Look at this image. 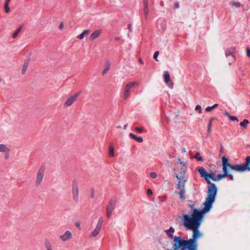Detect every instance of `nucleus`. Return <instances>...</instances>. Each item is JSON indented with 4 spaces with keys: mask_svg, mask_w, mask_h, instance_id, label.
Segmentation results:
<instances>
[{
    "mask_svg": "<svg viewBox=\"0 0 250 250\" xmlns=\"http://www.w3.org/2000/svg\"><path fill=\"white\" fill-rule=\"evenodd\" d=\"M217 193V188L212 184L208 187V195L203 203L202 209H195L192 214H183L182 216L184 226L193 231V238L185 240L181 237H173V247L172 250H195L196 240L202 236L198 229L203 221L204 216L208 212L212 207Z\"/></svg>",
    "mask_w": 250,
    "mask_h": 250,
    "instance_id": "1",
    "label": "nucleus"
},
{
    "mask_svg": "<svg viewBox=\"0 0 250 250\" xmlns=\"http://www.w3.org/2000/svg\"><path fill=\"white\" fill-rule=\"evenodd\" d=\"M103 221V219L102 217L99 218L96 227L89 234L90 238H95L99 234L102 229Z\"/></svg>",
    "mask_w": 250,
    "mask_h": 250,
    "instance_id": "6",
    "label": "nucleus"
},
{
    "mask_svg": "<svg viewBox=\"0 0 250 250\" xmlns=\"http://www.w3.org/2000/svg\"><path fill=\"white\" fill-rule=\"evenodd\" d=\"M11 0H6L4 4V10L7 13L10 12V8L9 7V4Z\"/></svg>",
    "mask_w": 250,
    "mask_h": 250,
    "instance_id": "24",
    "label": "nucleus"
},
{
    "mask_svg": "<svg viewBox=\"0 0 250 250\" xmlns=\"http://www.w3.org/2000/svg\"><path fill=\"white\" fill-rule=\"evenodd\" d=\"M194 158L197 159L198 161H203V158L202 157H201V156L200 155V153L197 152L195 154V156H194Z\"/></svg>",
    "mask_w": 250,
    "mask_h": 250,
    "instance_id": "34",
    "label": "nucleus"
},
{
    "mask_svg": "<svg viewBox=\"0 0 250 250\" xmlns=\"http://www.w3.org/2000/svg\"><path fill=\"white\" fill-rule=\"evenodd\" d=\"M179 182L176 186L177 189L185 188V184L187 181V179H178Z\"/></svg>",
    "mask_w": 250,
    "mask_h": 250,
    "instance_id": "15",
    "label": "nucleus"
},
{
    "mask_svg": "<svg viewBox=\"0 0 250 250\" xmlns=\"http://www.w3.org/2000/svg\"><path fill=\"white\" fill-rule=\"evenodd\" d=\"M129 136L130 137L139 143H142L143 141V139L141 137H138L133 133H130Z\"/></svg>",
    "mask_w": 250,
    "mask_h": 250,
    "instance_id": "19",
    "label": "nucleus"
},
{
    "mask_svg": "<svg viewBox=\"0 0 250 250\" xmlns=\"http://www.w3.org/2000/svg\"><path fill=\"white\" fill-rule=\"evenodd\" d=\"M228 175H229V177H230V180H232H232H233V176H232V175H229V174H228Z\"/></svg>",
    "mask_w": 250,
    "mask_h": 250,
    "instance_id": "45",
    "label": "nucleus"
},
{
    "mask_svg": "<svg viewBox=\"0 0 250 250\" xmlns=\"http://www.w3.org/2000/svg\"><path fill=\"white\" fill-rule=\"evenodd\" d=\"M247 56L250 57V48L249 47L247 48Z\"/></svg>",
    "mask_w": 250,
    "mask_h": 250,
    "instance_id": "42",
    "label": "nucleus"
},
{
    "mask_svg": "<svg viewBox=\"0 0 250 250\" xmlns=\"http://www.w3.org/2000/svg\"><path fill=\"white\" fill-rule=\"evenodd\" d=\"M135 130L136 131H137L139 133H141L143 131V129L142 128H140V127H136Z\"/></svg>",
    "mask_w": 250,
    "mask_h": 250,
    "instance_id": "43",
    "label": "nucleus"
},
{
    "mask_svg": "<svg viewBox=\"0 0 250 250\" xmlns=\"http://www.w3.org/2000/svg\"><path fill=\"white\" fill-rule=\"evenodd\" d=\"M79 96V93H75L69 96L64 103L65 107H68L71 105L78 99Z\"/></svg>",
    "mask_w": 250,
    "mask_h": 250,
    "instance_id": "10",
    "label": "nucleus"
},
{
    "mask_svg": "<svg viewBox=\"0 0 250 250\" xmlns=\"http://www.w3.org/2000/svg\"><path fill=\"white\" fill-rule=\"evenodd\" d=\"M102 30L101 29H97L94 30L90 35L89 40L90 41H94L98 38L101 34Z\"/></svg>",
    "mask_w": 250,
    "mask_h": 250,
    "instance_id": "14",
    "label": "nucleus"
},
{
    "mask_svg": "<svg viewBox=\"0 0 250 250\" xmlns=\"http://www.w3.org/2000/svg\"><path fill=\"white\" fill-rule=\"evenodd\" d=\"M139 62H140L141 63H143V61H142V60H141V59H140Z\"/></svg>",
    "mask_w": 250,
    "mask_h": 250,
    "instance_id": "46",
    "label": "nucleus"
},
{
    "mask_svg": "<svg viewBox=\"0 0 250 250\" xmlns=\"http://www.w3.org/2000/svg\"><path fill=\"white\" fill-rule=\"evenodd\" d=\"M235 51L236 48L234 46L229 47L225 51L226 56L229 60V64L233 63L235 60Z\"/></svg>",
    "mask_w": 250,
    "mask_h": 250,
    "instance_id": "5",
    "label": "nucleus"
},
{
    "mask_svg": "<svg viewBox=\"0 0 250 250\" xmlns=\"http://www.w3.org/2000/svg\"><path fill=\"white\" fill-rule=\"evenodd\" d=\"M248 123H249L248 120H244L240 123V125L243 127H246Z\"/></svg>",
    "mask_w": 250,
    "mask_h": 250,
    "instance_id": "32",
    "label": "nucleus"
},
{
    "mask_svg": "<svg viewBox=\"0 0 250 250\" xmlns=\"http://www.w3.org/2000/svg\"><path fill=\"white\" fill-rule=\"evenodd\" d=\"M213 120H214L213 118H212L209 120L208 126V132H210L211 131L212 122L213 121Z\"/></svg>",
    "mask_w": 250,
    "mask_h": 250,
    "instance_id": "35",
    "label": "nucleus"
},
{
    "mask_svg": "<svg viewBox=\"0 0 250 250\" xmlns=\"http://www.w3.org/2000/svg\"><path fill=\"white\" fill-rule=\"evenodd\" d=\"M144 13L146 15V16H147L149 12V10L148 8L147 1L146 0H144Z\"/></svg>",
    "mask_w": 250,
    "mask_h": 250,
    "instance_id": "23",
    "label": "nucleus"
},
{
    "mask_svg": "<svg viewBox=\"0 0 250 250\" xmlns=\"http://www.w3.org/2000/svg\"><path fill=\"white\" fill-rule=\"evenodd\" d=\"M198 170L202 177L204 178L206 181L208 180V173L203 167H199L198 168Z\"/></svg>",
    "mask_w": 250,
    "mask_h": 250,
    "instance_id": "16",
    "label": "nucleus"
},
{
    "mask_svg": "<svg viewBox=\"0 0 250 250\" xmlns=\"http://www.w3.org/2000/svg\"><path fill=\"white\" fill-rule=\"evenodd\" d=\"M10 151V149L7 145L3 144H0V152L4 154L6 159L8 158Z\"/></svg>",
    "mask_w": 250,
    "mask_h": 250,
    "instance_id": "11",
    "label": "nucleus"
},
{
    "mask_svg": "<svg viewBox=\"0 0 250 250\" xmlns=\"http://www.w3.org/2000/svg\"><path fill=\"white\" fill-rule=\"evenodd\" d=\"M126 126H127V125H124V129H126Z\"/></svg>",
    "mask_w": 250,
    "mask_h": 250,
    "instance_id": "47",
    "label": "nucleus"
},
{
    "mask_svg": "<svg viewBox=\"0 0 250 250\" xmlns=\"http://www.w3.org/2000/svg\"><path fill=\"white\" fill-rule=\"evenodd\" d=\"M195 110L198 111L199 113H201L202 108L201 106L199 105H197L196 106Z\"/></svg>",
    "mask_w": 250,
    "mask_h": 250,
    "instance_id": "38",
    "label": "nucleus"
},
{
    "mask_svg": "<svg viewBox=\"0 0 250 250\" xmlns=\"http://www.w3.org/2000/svg\"><path fill=\"white\" fill-rule=\"evenodd\" d=\"M158 55H159V52H156L154 53V55H153V58H154V59H155V60H156V59H157V57H158Z\"/></svg>",
    "mask_w": 250,
    "mask_h": 250,
    "instance_id": "44",
    "label": "nucleus"
},
{
    "mask_svg": "<svg viewBox=\"0 0 250 250\" xmlns=\"http://www.w3.org/2000/svg\"><path fill=\"white\" fill-rule=\"evenodd\" d=\"M72 196L73 200L78 202L79 200V188L77 181H73L72 184Z\"/></svg>",
    "mask_w": 250,
    "mask_h": 250,
    "instance_id": "4",
    "label": "nucleus"
},
{
    "mask_svg": "<svg viewBox=\"0 0 250 250\" xmlns=\"http://www.w3.org/2000/svg\"><path fill=\"white\" fill-rule=\"evenodd\" d=\"M44 171L45 168L43 167H42L39 169L35 181V183L36 185H39L42 181L44 177Z\"/></svg>",
    "mask_w": 250,
    "mask_h": 250,
    "instance_id": "7",
    "label": "nucleus"
},
{
    "mask_svg": "<svg viewBox=\"0 0 250 250\" xmlns=\"http://www.w3.org/2000/svg\"><path fill=\"white\" fill-rule=\"evenodd\" d=\"M150 177L151 178L155 179L157 177V175L155 172H151L150 173Z\"/></svg>",
    "mask_w": 250,
    "mask_h": 250,
    "instance_id": "37",
    "label": "nucleus"
},
{
    "mask_svg": "<svg viewBox=\"0 0 250 250\" xmlns=\"http://www.w3.org/2000/svg\"><path fill=\"white\" fill-rule=\"evenodd\" d=\"M218 106V104H214L213 105H212L211 106H208V107H207L206 108L205 110L207 112H209V111H211L212 110H213L215 107H217Z\"/></svg>",
    "mask_w": 250,
    "mask_h": 250,
    "instance_id": "30",
    "label": "nucleus"
},
{
    "mask_svg": "<svg viewBox=\"0 0 250 250\" xmlns=\"http://www.w3.org/2000/svg\"><path fill=\"white\" fill-rule=\"evenodd\" d=\"M166 232L167 236L170 238L173 237V233L174 232V229L173 228H170L169 229L166 230Z\"/></svg>",
    "mask_w": 250,
    "mask_h": 250,
    "instance_id": "21",
    "label": "nucleus"
},
{
    "mask_svg": "<svg viewBox=\"0 0 250 250\" xmlns=\"http://www.w3.org/2000/svg\"><path fill=\"white\" fill-rule=\"evenodd\" d=\"M179 190V194L180 196V198L184 199V194L186 192L185 188L178 189Z\"/></svg>",
    "mask_w": 250,
    "mask_h": 250,
    "instance_id": "26",
    "label": "nucleus"
},
{
    "mask_svg": "<svg viewBox=\"0 0 250 250\" xmlns=\"http://www.w3.org/2000/svg\"><path fill=\"white\" fill-rule=\"evenodd\" d=\"M175 175L177 179H187L186 173L187 169L185 167H178L174 169Z\"/></svg>",
    "mask_w": 250,
    "mask_h": 250,
    "instance_id": "9",
    "label": "nucleus"
},
{
    "mask_svg": "<svg viewBox=\"0 0 250 250\" xmlns=\"http://www.w3.org/2000/svg\"><path fill=\"white\" fill-rule=\"evenodd\" d=\"M228 176V174H224L223 175L219 174L218 175H216L213 172H211L208 173V180L206 181L209 184H211L210 179H212L213 181H219L223 178L227 177Z\"/></svg>",
    "mask_w": 250,
    "mask_h": 250,
    "instance_id": "8",
    "label": "nucleus"
},
{
    "mask_svg": "<svg viewBox=\"0 0 250 250\" xmlns=\"http://www.w3.org/2000/svg\"><path fill=\"white\" fill-rule=\"evenodd\" d=\"M64 28V24H63V23L62 22H61L60 24H59V28L62 30H63Z\"/></svg>",
    "mask_w": 250,
    "mask_h": 250,
    "instance_id": "40",
    "label": "nucleus"
},
{
    "mask_svg": "<svg viewBox=\"0 0 250 250\" xmlns=\"http://www.w3.org/2000/svg\"><path fill=\"white\" fill-rule=\"evenodd\" d=\"M225 114H226L227 116H228L229 117V118L230 119V120H231V121H238V119H237V118L236 117H235V116H231V115H230L229 114V113H228V112H226V113H225Z\"/></svg>",
    "mask_w": 250,
    "mask_h": 250,
    "instance_id": "33",
    "label": "nucleus"
},
{
    "mask_svg": "<svg viewBox=\"0 0 250 250\" xmlns=\"http://www.w3.org/2000/svg\"><path fill=\"white\" fill-rule=\"evenodd\" d=\"M164 80L167 85L170 88L173 87L172 82L170 80V77L169 73L167 72H165L164 74Z\"/></svg>",
    "mask_w": 250,
    "mask_h": 250,
    "instance_id": "13",
    "label": "nucleus"
},
{
    "mask_svg": "<svg viewBox=\"0 0 250 250\" xmlns=\"http://www.w3.org/2000/svg\"><path fill=\"white\" fill-rule=\"evenodd\" d=\"M246 164L244 165H236L232 166L229 164L228 159L226 157L222 158L223 170L224 174L228 175V169H231L238 172H244L250 169V157H248Z\"/></svg>",
    "mask_w": 250,
    "mask_h": 250,
    "instance_id": "2",
    "label": "nucleus"
},
{
    "mask_svg": "<svg viewBox=\"0 0 250 250\" xmlns=\"http://www.w3.org/2000/svg\"><path fill=\"white\" fill-rule=\"evenodd\" d=\"M75 226L76 227H77L78 229H81V223L80 222H76L75 223Z\"/></svg>",
    "mask_w": 250,
    "mask_h": 250,
    "instance_id": "39",
    "label": "nucleus"
},
{
    "mask_svg": "<svg viewBox=\"0 0 250 250\" xmlns=\"http://www.w3.org/2000/svg\"><path fill=\"white\" fill-rule=\"evenodd\" d=\"M138 84L136 81L130 82L125 84L124 90L123 97L124 99L129 98L130 94L131 89L134 88Z\"/></svg>",
    "mask_w": 250,
    "mask_h": 250,
    "instance_id": "3",
    "label": "nucleus"
},
{
    "mask_svg": "<svg viewBox=\"0 0 250 250\" xmlns=\"http://www.w3.org/2000/svg\"><path fill=\"white\" fill-rule=\"evenodd\" d=\"M179 164L180 165V167H183L186 168L187 163L185 162H181L180 160H179Z\"/></svg>",
    "mask_w": 250,
    "mask_h": 250,
    "instance_id": "36",
    "label": "nucleus"
},
{
    "mask_svg": "<svg viewBox=\"0 0 250 250\" xmlns=\"http://www.w3.org/2000/svg\"><path fill=\"white\" fill-rule=\"evenodd\" d=\"M89 33V30H85L82 32V33L77 36L76 38L79 40H83L84 38V37L87 35Z\"/></svg>",
    "mask_w": 250,
    "mask_h": 250,
    "instance_id": "18",
    "label": "nucleus"
},
{
    "mask_svg": "<svg viewBox=\"0 0 250 250\" xmlns=\"http://www.w3.org/2000/svg\"><path fill=\"white\" fill-rule=\"evenodd\" d=\"M121 127L120 126H117V128H120Z\"/></svg>",
    "mask_w": 250,
    "mask_h": 250,
    "instance_id": "48",
    "label": "nucleus"
},
{
    "mask_svg": "<svg viewBox=\"0 0 250 250\" xmlns=\"http://www.w3.org/2000/svg\"><path fill=\"white\" fill-rule=\"evenodd\" d=\"M46 250H52V246L51 244L48 241L45 242L44 243Z\"/></svg>",
    "mask_w": 250,
    "mask_h": 250,
    "instance_id": "27",
    "label": "nucleus"
},
{
    "mask_svg": "<svg viewBox=\"0 0 250 250\" xmlns=\"http://www.w3.org/2000/svg\"><path fill=\"white\" fill-rule=\"evenodd\" d=\"M116 204V200L111 199L109 201L106 208L114 210Z\"/></svg>",
    "mask_w": 250,
    "mask_h": 250,
    "instance_id": "20",
    "label": "nucleus"
},
{
    "mask_svg": "<svg viewBox=\"0 0 250 250\" xmlns=\"http://www.w3.org/2000/svg\"><path fill=\"white\" fill-rule=\"evenodd\" d=\"M113 211V209H109L107 208H106V217L108 218H110L111 216Z\"/></svg>",
    "mask_w": 250,
    "mask_h": 250,
    "instance_id": "29",
    "label": "nucleus"
},
{
    "mask_svg": "<svg viewBox=\"0 0 250 250\" xmlns=\"http://www.w3.org/2000/svg\"><path fill=\"white\" fill-rule=\"evenodd\" d=\"M72 237V234L69 230L66 231L63 234L60 236V239L62 242H65L71 239Z\"/></svg>",
    "mask_w": 250,
    "mask_h": 250,
    "instance_id": "12",
    "label": "nucleus"
},
{
    "mask_svg": "<svg viewBox=\"0 0 250 250\" xmlns=\"http://www.w3.org/2000/svg\"><path fill=\"white\" fill-rule=\"evenodd\" d=\"M108 155L110 158H113L115 156L114 147L112 144L109 145L108 146Z\"/></svg>",
    "mask_w": 250,
    "mask_h": 250,
    "instance_id": "17",
    "label": "nucleus"
},
{
    "mask_svg": "<svg viewBox=\"0 0 250 250\" xmlns=\"http://www.w3.org/2000/svg\"><path fill=\"white\" fill-rule=\"evenodd\" d=\"M21 27H19L15 31V32L12 35V38L13 39H15L17 37L19 33L21 32Z\"/></svg>",
    "mask_w": 250,
    "mask_h": 250,
    "instance_id": "31",
    "label": "nucleus"
},
{
    "mask_svg": "<svg viewBox=\"0 0 250 250\" xmlns=\"http://www.w3.org/2000/svg\"><path fill=\"white\" fill-rule=\"evenodd\" d=\"M110 64L109 62H107L105 64V67L102 72V75H105L110 68Z\"/></svg>",
    "mask_w": 250,
    "mask_h": 250,
    "instance_id": "25",
    "label": "nucleus"
},
{
    "mask_svg": "<svg viewBox=\"0 0 250 250\" xmlns=\"http://www.w3.org/2000/svg\"><path fill=\"white\" fill-rule=\"evenodd\" d=\"M152 194V191L151 190V189H148L147 190V195L148 196H151Z\"/></svg>",
    "mask_w": 250,
    "mask_h": 250,
    "instance_id": "41",
    "label": "nucleus"
},
{
    "mask_svg": "<svg viewBox=\"0 0 250 250\" xmlns=\"http://www.w3.org/2000/svg\"><path fill=\"white\" fill-rule=\"evenodd\" d=\"M231 5L232 7H234L235 8H239L241 6V3L240 2L238 1H233L232 2Z\"/></svg>",
    "mask_w": 250,
    "mask_h": 250,
    "instance_id": "28",
    "label": "nucleus"
},
{
    "mask_svg": "<svg viewBox=\"0 0 250 250\" xmlns=\"http://www.w3.org/2000/svg\"><path fill=\"white\" fill-rule=\"evenodd\" d=\"M28 64H29L28 61H26L24 62L23 65L22 67V69H21V73L22 74H24L25 73V72L27 70V67L28 66Z\"/></svg>",
    "mask_w": 250,
    "mask_h": 250,
    "instance_id": "22",
    "label": "nucleus"
}]
</instances>
